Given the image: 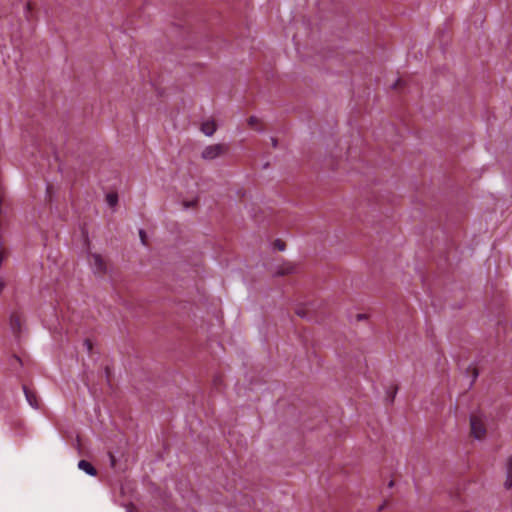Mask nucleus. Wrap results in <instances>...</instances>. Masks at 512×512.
Listing matches in <instances>:
<instances>
[{"mask_svg": "<svg viewBox=\"0 0 512 512\" xmlns=\"http://www.w3.org/2000/svg\"><path fill=\"white\" fill-rule=\"evenodd\" d=\"M226 150H227V147L224 144L209 145L203 149V151L201 153V157L204 160H214L217 157L224 154L226 152Z\"/></svg>", "mask_w": 512, "mask_h": 512, "instance_id": "nucleus-1", "label": "nucleus"}, {"mask_svg": "<svg viewBox=\"0 0 512 512\" xmlns=\"http://www.w3.org/2000/svg\"><path fill=\"white\" fill-rule=\"evenodd\" d=\"M470 425H471V433L474 436V438L480 440L485 436L486 429H485L484 423L480 417L472 415L470 417Z\"/></svg>", "mask_w": 512, "mask_h": 512, "instance_id": "nucleus-2", "label": "nucleus"}, {"mask_svg": "<svg viewBox=\"0 0 512 512\" xmlns=\"http://www.w3.org/2000/svg\"><path fill=\"white\" fill-rule=\"evenodd\" d=\"M90 264L92 266L94 273L96 274H105L107 272L105 261L100 254H91Z\"/></svg>", "mask_w": 512, "mask_h": 512, "instance_id": "nucleus-3", "label": "nucleus"}, {"mask_svg": "<svg viewBox=\"0 0 512 512\" xmlns=\"http://www.w3.org/2000/svg\"><path fill=\"white\" fill-rule=\"evenodd\" d=\"M297 271V266L291 262H285L278 267L275 272L277 276L293 274Z\"/></svg>", "mask_w": 512, "mask_h": 512, "instance_id": "nucleus-4", "label": "nucleus"}, {"mask_svg": "<svg viewBox=\"0 0 512 512\" xmlns=\"http://www.w3.org/2000/svg\"><path fill=\"white\" fill-rule=\"evenodd\" d=\"M23 391L26 397L27 402L35 409L39 408V402L37 399V395L35 392L28 389L25 385L23 386Z\"/></svg>", "mask_w": 512, "mask_h": 512, "instance_id": "nucleus-5", "label": "nucleus"}, {"mask_svg": "<svg viewBox=\"0 0 512 512\" xmlns=\"http://www.w3.org/2000/svg\"><path fill=\"white\" fill-rule=\"evenodd\" d=\"M504 487L510 489L512 487V456H509L506 461V480Z\"/></svg>", "mask_w": 512, "mask_h": 512, "instance_id": "nucleus-6", "label": "nucleus"}, {"mask_svg": "<svg viewBox=\"0 0 512 512\" xmlns=\"http://www.w3.org/2000/svg\"><path fill=\"white\" fill-rule=\"evenodd\" d=\"M10 327L13 333L18 334L21 332V317L17 313H12L10 316Z\"/></svg>", "mask_w": 512, "mask_h": 512, "instance_id": "nucleus-7", "label": "nucleus"}, {"mask_svg": "<svg viewBox=\"0 0 512 512\" xmlns=\"http://www.w3.org/2000/svg\"><path fill=\"white\" fill-rule=\"evenodd\" d=\"M78 468L90 476L97 475V470L94 468V466L90 462H88L86 460H80L78 462Z\"/></svg>", "mask_w": 512, "mask_h": 512, "instance_id": "nucleus-8", "label": "nucleus"}, {"mask_svg": "<svg viewBox=\"0 0 512 512\" xmlns=\"http://www.w3.org/2000/svg\"><path fill=\"white\" fill-rule=\"evenodd\" d=\"M216 129L217 127L213 120H208L201 125V131L208 137L212 136Z\"/></svg>", "mask_w": 512, "mask_h": 512, "instance_id": "nucleus-9", "label": "nucleus"}, {"mask_svg": "<svg viewBox=\"0 0 512 512\" xmlns=\"http://www.w3.org/2000/svg\"><path fill=\"white\" fill-rule=\"evenodd\" d=\"M106 202L111 207L115 206L118 203V195L116 193L107 194Z\"/></svg>", "mask_w": 512, "mask_h": 512, "instance_id": "nucleus-10", "label": "nucleus"}, {"mask_svg": "<svg viewBox=\"0 0 512 512\" xmlns=\"http://www.w3.org/2000/svg\"><path fill=\"white\" fill-rule=\"evenodd\" d=\"M259 120L257 117L255 116H251L249 117L248 119V124L251 126V127H255L257 124H258Z\"/></svg>", "mask_w": 512, "mask_h": 512, "instance_id": "nucleus-11", "label": "nucleus"}, {"mask_svg": "<svg viewBox=\"0 0 512 512\" xmlns=\"http://www.w3.org/2000/svg\"><path fill=\"white\" fill-rule=\"evenodd\" d=\"M275 247H277L278 250H280V251H284L285 250V244L281 240H276L275 241Z\"/></svg>", "mask_w": 512, "mask_h": 512, "instance_id": "nucleus-12", "label": "nucleus"}, {"mask_svg": "<svg viewBox=\"0 0 512 512\" xmlns=\"http://www.w3.org/2000/svg\"><path fill=\"white\" fill-rule=\"evenodd\" d=\"M139 236H140L142 244L146 245V233L143 229H140Z\"/></svg>", "mask_w": 512, "mask_h": 512, "instance_id": "nucleus-13", "label": "nucleus"}, {"mask_svg": "<svg viewBox=\"0 0 512 512\" xmlns=\"http://www.w3.org/2000/svg\"><path fill=\"white\" fill-rule=\"evenodd\" d=\"M109 456H110L111 466H112V467H114V466H115V462H116V461H115V457H114V455H113V454H111V453L109 454Z\"/></svg>", "mask_w": 512, "mask_h": 512, "instance_id": "nucleus-14", "label": "nucleus"}, {"mask_svg": "<svg viewBox=\"0 0 512 512\" xmlns=\"http://www.w3.org/2000/svg\"><path fill=\"white\" fill-rule=\"evenodd\" d=\"M4 288V281L0 278V293L2 292Z\"/></svg>", "mask_w": 512, "mask_h": 512, "instance_id": "nucleus-15", "label": "nucleus"}, {"mask_svg": "<svg viewBox=\"0 0 512 512\" xmlns=\"http://www.w3.org/2000/svg\"><path fill=\"white\" fill-rule=\"evenodd\" d=\"M31 8H32V7H31V4H30V3H27V4H26V11H27V12L31 11Z\"/></svg>", "mask_w": 512, "mask_h": 512, "instance_id": "nucleus-16", "label": "nucleus"}, {"mask_svg": "<svg viewBox=\"0 0 512 512\" xmlns=\"http://www.w3.org/2000/svg\"><path fill=\"white\" fill-rule=\"evenodd\" d=\"M400 83V79L397 80L396 84L394 85V87H396L397 85H399Z\"/></svg>", "mask_w": 512, "mask_h": 512, "instance_id": "nucleus-17", "label": "nucleus"}, {"mask_svg": "<svg viewBox=\"0 0 512 512\" xmlns=\"http://www.w3.org/2000/svg\"><path fill=\"white\" fill-rule=\"evenodd\" d=\"M86 344L88 345L89 349L91 348V345L89 343V341H86Z\"/></svg>", "mask_w": 512, "mask_h": 512, "instance_id": "nucleus-18", "label": "nucleus"}, {"mask_svg": "<svg viewBox=\"0 0 512 512\" xmlns=\"http://www.w3.org/2000/svg\"><path fill=\"white\" fill-rule=\"evenodd\" d=\"M14 359L17 361V362H20V359L18 357H14Z\"/></svg>", "mask_w": 512, "mask_h": 512, "instance_id": "nucleus-19", "label": "nucleus"}, {"mask_svg": "<svg viewBox=\"0 0 512 512\" xmlns=\"http://www.w3.org/2000/svg\"><path fill=\"white\" fill-rule=\"evenodd\" d=\"M272 144H273L274 146H276V140H273V141H272Z\"/></svg>", "mask_w": 512, "mask_h": 512, "instance_id": "nucleus-20", "label": "nucleus"}, {"mask_svg": "<svg viewBox=\"0 0 512 512\" xmlns=\"http://www.w3.org/2000/svg\"><path fill=\"white\" fill-rule=\"evenodd\" d=\"M389 486H390V487H392V486H393V481H390Z\"/></svg>", "mask_w": 512, "mask_h": 512, "instance_id": "nucleus-21", "label": "nucleus"}, {"mask_svg": "<svg viewBox=\"0 0 512 512\" xmlns=\"http://www.w3.org/2000/svg\"><path fill=\"white\" fill-rule=\"evenodd\" d=\"M126 512H133V511H131V510H127Z\"/></svg>", "mask_w": 512, "mask_h": 512, "instance_id": "nucleus-22", "label": "nucleus"}]
</instances>
